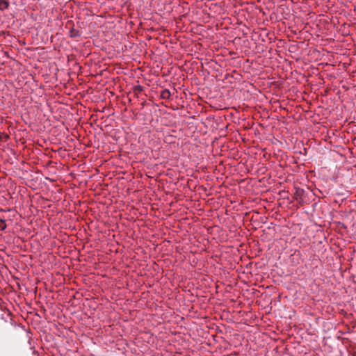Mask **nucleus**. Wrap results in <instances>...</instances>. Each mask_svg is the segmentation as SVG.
<instances>
[{"label": "nucleus", "mask_w": 356, "mask_h": 356, "mask_svg": "<svg viewBox=\"0 0 356 356\" xmlns=\"http://www.w3.org/2000/svg\"><path fill=\"white\" fill-rule=\"evenodd\" d=\"M69 24L72 25V26L70 29V38H76L79 36V31L74 28L72 22H67L66 26Z\"/></svg>", "instance_id": "f257e3e1"}, {"label": "nucleus", "mask_w": 356, "mask_h": 356, "mask_svg": "<svg viewBox=\"0 0 356 356\" xmlns=\"http://www.w3.org/2000/svg\"><path fill=\"white\" fill-rule=\"evenodd\" d=\"M170 92L168 89L163 90L160 94V97L163 99H169L170 98Z\"/></svg>", "instance_id": "f03ea898"}, {"label": "nucleus", "mask_w": 356, "mask_h": 356, "mask_svg": "<svg viewBox=\"0 0 356 356\" xmlns=\"http://www.w3.org/2000/svg\"><path fill=\"white\" fill-rule=\"evenodd\" d=\"M10 2L8 0H0V10L3 11L8 8Z\"/></svg>", "instance_id": "7ed1b4c3"}, {"label": "nucleus", "mask_w": 356, "mask_h": 356, "mask_svg": "<svg viewBox=\"0 0 356 356\" xmlns=\"http://www.w3.org/2000/svg\"><path fill=\"white\" fill-rule=\"evenodd\" d=\"M133 92L134 94L138 97L139 95L144 90V88L140 85H136L133 86Z\"/></svg>", "instance_id": "20e7f679"}, {"label": "nucleus", "mask_w": 356, "mask_h": 356, "mask_svg": "<svg viewBox=\"0 0 356 356\" xmlns=\"http://www.w3.org/2000/svg\"><path fill=\"white\" fill-rule=\"evenodd\" d=\"M6 228V220L3 219H0V231H3Z\"/></svg>", "instance_id": "39448f33"}, {"label": "nucleus", "mask_w": 356, "mask_h": 356, "mask_svg": "<svg viewBox=\"0 0 356 356\" xmlns=\"http://www.w3.org/2000/svg\"><path fill=\"white\" fill-rule=\"evenodd\" d=\"M5 137L6 139H8L9 138V136L6 134H3V133H1L0 132V140H1L3 139V137Z\"/></svg>", "instance_id": "423d86ee"}]
</instances>
